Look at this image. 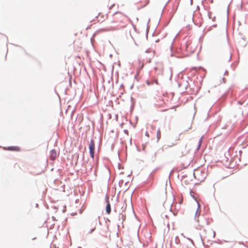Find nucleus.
I'll return each mask as SVG.
<instances>
[{"label":"nucleus","instance_id":"nucleus-2","mask_svg":"<svg viewBox=\"0 0 248 248\" xmlns=\"http://www.w3.org/2000/svg\"><path fill=\"white\" fill-rule=\"evenodd\" d=\"M164 98L163 95H156L155 96L154 98L155 106L158 108L164 107L166 105V102Z\"/></svg>","mask_w":248,"mask_h":248},{"label":"nucleus","instance_id":"nucleus-11","mask_svg":"<svg viewBox=\"0 0 248 248\" xmlns=\"http://www.w3.org/2000/svg\"><path fill=\"white\" fill-rule=\"evenodd\" d=\"M107 202H108V203L107 204L106 209L107 213L108 214H109L111 212V207H110V204L109 202L107 201Z\"/></svg>","mask_w":248,"mask_h":248},{"label":"nucleus","instance_id":"nucleus-10","mask_svg":"<svg viewBox=\"0 0 248 248\" xmlns=\"http://www.w3.org/2000/svg\"><path fill=\"white\" fill-rule=\"evenodd\" d=\"M57 156V153L54 150H52L50 152V157L51 160H54L56 159Z\"/></svg>","mask_w":248,"mask_h":248},{"label":"nucleus","instance_id":"nucleus-4","mask_svg":"<svg viewBox=\"0 0 248 248\" xmlns=\"http://www.w3.org/2000/svg\"><path fill=\"white\" fill-rule=\"evenodd\" d=\"M94 149H95V145H94V140H91L90 144H89V150H90V155L93 158H94Z\"/></svg>","mask_w":248,"mask_h":248},{"label":"nucleus","instance_id":"nucleus-9","mask_svg":"<svg viewBox=\"0 0 248 248\" xmlns=\"http://www.w3.org/2000/svg\"><path fill=\"white\" fill-rule=\"evenodd\" d=\"M96 223L92 222L91 223L89 226V228L88 231V233L89 234L92 233L96 229Z\"/></svg>","mask_w":248,"mask_h":248},{"label":"nucleus","instance_id":"nucleus-16","mask_svg":"<svg viewBox=\"0 0 248 248\" xmlns=\"http://www.w3.org/2000/svg\"><path fill=\"white\" fill-rule=\"evenodd\" d=\"M154 82H155V83L156 84H158V81H157V79L155 80H154Z\"/></svg>","mask_w":248,"mask_h":248},{"label":"nucleus","instance_id":"nucleus-12","mask_svg":"<svg viewBox=\"0 0 248 248\" xmlns=\"http://www.w3.org/2000/svg\"><path fill=\"white\" fill-rule=\"evenodd\" d=\"M156 138L157 140H158L161 138V131L159 129H158L156 133Z\"/></svg>","mask_w":248,"mask_h":248},{"label":"nucleus","instance_id":"nucleus-7","mask_svg":"<svg viewBox=\"0 0 248 248\" xmlns=\"http://www.w3.org/2000/svg\"><path fill=\"white\" fill-rule=\"evenodd\" d=\"M4 150L12 151H16V152H19L20 151V148L18 146H9L7 147H4Z\"/></svg>","mask_w":248,"mask_h":248},{"label":"nucleus","instance_id":"nucleus-8","mask_svg":"<svg viewBox=\"0 0 248 248\" xmlns=\"http://www.w3.org/2000/svg\"><path fill=\"white\" fill-rule=\"evenodd\" d=\"M136 65L137 66V69H138V72L137 74L138 75L140 71L142 69V68L144 66V63L143 62L141 61L140 60H138L136 63Z\"/></svg>","mask_w":248,"mask_h":248},{"label":"nucleus","instance_id":"nucleus-5","mask_svg":"<svg viewBox=\"0 0 248 248\" xmlns=\"http://www.w3.org/2000/svg\"><path fill=\"white\" fill-rule=\"evenodd\" d=\"M189 151V149L186 148V145L182 147L181 148V153H179V156L182 157L183 156L186 155Z\"/></svg>","mask_w":248,"mask_h":248},{"label":"nucleus","instance_id":"nucleus-13","mask_svg":"<svg viewBox=\"0 0 248 248\" xmlns=\"http://www.w3.org/2000/svg\"><path fill=\"white\" fill-rule=\"evenodd\" d=\"M149 3V0H145L144 1V6L147 5Z\"/></svg>","mask_w":248,"mask_h":248},{"label":"nucleus","instance_id":"nucleus-3","mask_svg":"<svg viewBox=\"0 0 248 248\" xmlns=\"http://www.w3.org/2000/svg\"><path fill=\"white\" fill-rule=\"evenodd\" d=\"M215 235V232L210 230L208 231H205L204 234L203 235L204 239H209L214 238Z\"/></svg>","mask_w":248,"mask_h":248},{"label":"nucleus","instance_id":"nucleus-15","mask_svg":"<svg viewBox=\"0 0 248 248\" xmlns=\"http://www.w3.org/2000/svg\"><path fill=\"white\" fill-rule=\"evenodd\" d=\"M153 82L151 83V82H149V81H147V84L148 85H150L151 84H153Z\"/></svg>","mask_w":248,"mask_h":248},{"label":"nucleus","instance_id":"nucleus-1","mask_svg":"<svg viewBox=\"0 0 248 248\" xmlns=\"http://www.w3.org/2000/svg\"><path fill=\"white\" fill-rule=\"evenodd\" d=\"M125 19L126 17L122 14L116 13L114 14L112 19L108 23V27L104 31H112L124 27L126 26Z\"/></svg>","mask_w":248,"mask_h":248},{"label":"nucleus","instance_id":"nucleus-6","mask_svg":"<svg viewBox=\"0 0 248 248\" xmlns=\"http://www.w3.org/2000/svg\"><path fill=\"white\" fill-rule=\"evenodd\" d=\"M95 18H96V20L93 19V20H94V21L96 20L98 22H102L105 19L106 16L105 15L99 13H98V16H96Z\"/></svg>","mask_w":248,"mask_h":248},{"label":"nucleus","instance_id":"nucleus-14","mask_svg":"<svg viewBox=\"0 0 248 248\" xmlns=\"http://www.w3.org/2000/svg\"><path fill=\"white\" fill-rule=\"evenodd\" d=\"M191 46V43H189V44H187V45H186V47H187V49H188V48H189V47H191V46Z\"/></svg>","mask_w":248,"mask_h":248},{"label":"nucleus","instance_id":"nucleus-17","mask_svg":"<svg viewBox=\"0 0 248 248\" xmlns=\"http://www.w3.org/2000/svg\"><path fill=\"white\" fill-rule=\"evenodd\" d=\"M146 135L147 137H149V135H148V132H147L146 133Z\"/></svg>","mask_w":248,"mask_h":248}]
</instances>
